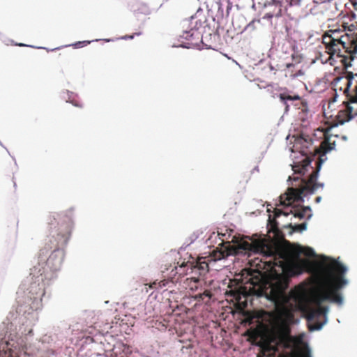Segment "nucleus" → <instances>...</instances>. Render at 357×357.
<instances>
[{
  "instance_id": "nucleus-13",
  "label": "nucleus",
  "mask_w": 357,
  "mask_h": 357,
  "mask_svg": "<svg viewBox=\"0 0 357 357\" xmlns=\"http://www.w3.org/2000/svg\"><path fill=\"white\" fill-rule=\"evenodd\" d=\"M132 10L135 13H140L144 15H149L150 13V9L149 6L141 1H135L131 6Z\"/></svg>"
},
{
  "instance_id": "nucleus-18",
  "label": "nucleus",
  "mask_w": 357,
  "mask_h": 357,
  "mask_svg": "<svg viewBox=\"0 0 357 357\" xmlns=\"http://www.w3.org/2000/svg\"><path fill=\"white\" fill-rule=\"evenodd\" d=\"M275 350L271 348L261 349L260 352L258 354L257 357H270Z\"/></svg>"
},
{
  "instance_id": "nucleus-8",
  "label": "nucleus",
  "mask_w": 357,
  "mask_h": 357,
  "mask_svg": "<svg viewBox=\"0 0 357 357\" xmlns=\"http://www.w3.org/2000/svg\"><path fill=\"white\" fill-rule=\"evenodd\" d=\"M292 214L295 218L302 220L306 218L307 220L312 217L311 208L309 206H293L290 208L289 211H282L281 209L275 208L274 211V215L275 218L284 215L285 216Z\"/></svg>"
},
{
  "instance_id": "nucleus-15",
  "label": "nucleus",
  "mask_w": 357,
  "mask_h": 357,
  "mask_svg": "<svg viewBox=\"0 0 357 357\" xmlns=\"http://www.w3.org/2000/svg\"><path fill=\"white\" fill-rule=\"evenodd\" d=\"M339 31L337 30H329L328 31L326 32L322 37V43H324V39L327 36H330L331 38H333L334 39H336L337 40H342L344 37L349 36L348 34H345L344 36H341L339 37ZM324 45V43H323Z\"/></svg>"
},
{
  "instance_id": "nucleus-25",
  "label": "nucleus",
  "mask_w": 357,
  "mask_h": 357,
  "mask_svg": "<svg viewBox=\"0 0 357 357\" xmlns=\"http://www.w3.org/2000/svg\"><path fill=\"white\" fill-rule=\"evenodd\" d=\"M282 341L284 342V344L285 347H291V340L290 337H283Z\"/></svg>"
},
{
  "instance_id": "nucleus-24",
  "label": "nucleus",
  "mask_w": 357,
  "mask_h": 357,
  "mask_svg": "<svg viewBox=\"0 0 357 357\" xmlns=\"http://www.w3.org/2000/svg\"><path fill=\"white\" fill-rule=\"evenodd\" d=\"M161 285V282H157V281H154L153 282H151L150 284H149V287L151 289H160V286Z\"/></svg>"
},
{
  "instance_id": "nucleus-17",
  "label": "nucleus",
  "mask_w": 357,
  "mask_h": 357,
  "mask_svg": "<svg viewBox=\"0 0 357 357\" xmlns=\"http://www.w3.org/2000/svg\"><path fill=\"white\" fill-rule=\"evenodd\" d=\"M288 227L291 228L293 229V231H294L301 232L307 229V223L303 222L301 224L295 225H293L292 224H289L288 225Z\"/></svg>"
},
{
  "instance_id": "nucleus-28",
  "label": "nucleus",
  "mask_w": 357,
  "mask_h": 357,
  "mask_svg": "<svg viewBox=\"0 0 357 357\" xmlns=\"http://www.w3.org/2000/svg\"><path fill=\"white\" fill-rule=\"evenodd\" d=\"M321 197H316L315 201H316V202H319L321 201Z\"/></svg>"
},
{
  "instance_id": "nucleus-4",
  "label": "nucleus",
  "mask_w": 357,
  "mask_h": 357,
  "mask_svg": "<svg viewBox=\"0 0 357 357\" xmlns=\"http://www.w3.org/2000/svg\"><path fill=\"white\" fill-rule=\"evenodd\" d=\"M244 252L245 254H257L266 252L268 255L274 252L273 246L266 243L265 238H258L257 235L248 237V240L241 239L236 246L228 244L220 250H213V257L214 260H220L229 255H236Z\"/></svg>"
},
{
  "instance_id": "nucleus-22",
  "label": "nucleus",
  "mask_w": 357,
  "mask_h": 357,
  "mask_svg": "<svg viewBox=\"0 0 357 357\" xmlns=\"http://www.w3.org/2000/svg\"><path fill=\"white\" fill-rule=\"evenodd\" d=\"M56 218L54 217L50 216L48 224L50 225V231H52L53 229L56 228Z\"/></svg>"
},
{
  "instance_id": "nucleus-1",
  "label": "nucleus",
  "mask_w": 357,
  "mask_h": 357,
  "mask_svg": "<svg viewBox=\"0 0 357 357\" xmlns=\"http://www.w3.org/2000/svg\"><path fill=\"white\" fill-rule=\"evenodd\" d=\"M266 243L274 248V252L270 255L266 252H259L266 258H271L265 262L271 276L269 287H266L259 277L250 278L243 284H236L234 287L229 286L230 289L226 291V296L240 307H247L248 298L251 296H266L275 303L286 305L289 300L285 291L289 282L286 273L292 277L301 275L305 271L312 272V264L309 260L299 259L287 264L283 254L280 252L275 245L266 239Z\"/></svg>"
},
{
  "instance_id": "nucleus-29",
  "label": "nucleus",
  "mask_w": 357,
  "mask_h": 357,
  "mask_svg": "<svg viewBox=\"0 0 357 357\" xmlns=\"http://www.w3.org/2000/svg\"><path fill=\"white\" fill-rule=\"evenodd\" d=\"M294 65L293 63H287V68H290V67H293Z\"/></svg>"
},
{
  "instance_id": "nucleus-6",
  "label": "nucleus",
  "mask_w": 357,
  "mask_h": 357,
  "mask_svg": "<svg viewBox=\"0 0 357 357\" xmlns=\"http://www.w3.org/2000/svg\"><path fill=\"white\" fill-rule=\"evenodd\" d=\"M355 77H357V73L354 74L351 71L346 72L347 82V86L344 90V93L346 95L348 101L344 102V108L340 109L336 116V121L338 124L342 125L357 116V107L351 105V103H357V102L351 101V98L355 94V88L350 91V87L352 84V80Z\"/></svg>"
},
{
  "instance_id": "nucleus-23",
  "label": "nucleus",
  "mask_w": 357,
  "mask_h": 357,
  "mask_svg": "<svg viewBox=\"0 0 357 357\" xmlns=\"http://www.w3.org/2000/svg\"><path fill=\"white\" fill-rule=\"evenodd\" d=\"M89 41H87V40H84V41H79V42H77V43H75V44L73 45V46L75 47V48H80V47H82L88 44H89Z\"/></svg>"
},
{
  "instance_id": "nucleus-26",
  "label": "nucleus",
  "mask_w": 357,
  "mask_h": 357,
  "mask_svg": "<svg viewBox=\"0 0 357 357\" xmlns=\"http://www.w3.org/2000/svg\"><path fill=\"white\" fill-rule=\"evenodd\" d=\"M140 34H141L140 32L135 33L133 35H126L122 38L125 39V40L132 39L134 38L135 35L139 36Z\"/></svg>"
},
{
  "instance_id": "nucleus-20",
  "label": "nucleus",
  "mask_w": 357,
  "mask_h": 357,
  "mask_svg": "<svg viewBox=\"0 0 357 357\" xmlns=\"http://www.w3.org/2000/svg\"><path fill=\"white\" fill-rule=\"evenodd\" d=\"M205 297L211 298V293L209 290H205L203 293L195 295V299L197 301H203Z\"/></svg>"
},
{
  "instance_id": "nucleus-12",
  "label": "nucleus",
  "mask_w": 357,
  "mask_h": 357,
  "mask_svg": "<svg viewBox=\"0 0 357 357\" xmlns=\"http://www.w3.org/2000/svg\"><path fill=\"white\" fill-rule=\"evenodd\" d=\"M195 263L192 262H183L179 266H175L174 269H172V272H175L173 275L175 276L176 274L179 275V277L188 275V269L191 270V266H195Z\"/></svg>"
},
{
  "instance_id": "nucleus-2",
  "label": "nucleus",
  "mask_w": 357,
  "mask_h": 357,
  "mask_svg": "<svg viewBox=\"0 0 357 357\" xmlns=\"http://www.w3.org/2000/svg\"><path fill=\"white\" fill-rule=\"evenodd\" d=\"M347 268L335 259L326 257L313 272L314 287L310 291V301L315 307H307L305 312L309 321H314L310 330H319L326 322L327 306L325 301L342 305L343 298L339 292L347 284L344 278Z\"/></svg>"
},
{
  "instance_id": "nucleus-7",
  "label": "nucleus",
  "mask_w": 357,
  "mask_h": 357,
  "mask_svg": "<svg viewBox=\"0 0 357 357\" xmlns=\"http://www.w3.org/2000/svg\"><path fill=\"white\" fill-rule=\"evenodd\" d=\"M209 270L208 261L205 257H199L195 261V266H191L190 273L192 275L187 278L183 281V287L186 289L195 291L202 287V281L200 278L205 275Z\"/></svg>"
},
{
  "instance_id": "nucleus-11",
  "label": "nucleus",
  "mask_w": 357,
  "mask_h": 357,
  "mask_svg": "<svg viewBox=\"0 0 357 357\" xmlns=\"http://www.w3.org/2000/svg\"><path fill=\"white\" fill-rule=\"evenodd\" d=\"M200 33L197 29L192 28L190 31H183L181 37L190 42L191 44L197 43L199 39Z\"/></svg>"
},
{
  "instance_id": "nucleus-31",
  "label": "nucleus",
  "mask_w": 357,
  "mask_h": 357,
  "mask_svg": "<svg viewBox=\"0 0 357 357\" xmlns=\"http://www.w3.org/2000/svg\"><path fill=\"white\" fill-rule=\"evenodd\" d=\"M19 45H20V46H24V44H20Z\"/></svg>"
},
{
  "instance_id": "nucleus-21",
  "label": "nucleus",
  "mask_w": 357,
  "mask_h": 357,
  "mask_svg": "<svg viewBox=\"0 0 357 357\" xmlns=\"http://www.w3.org/2000/svg\"><path fill=\"white\" fill-rule=\"evenodd\" d=\"M52 249H57V245H54V246H50L49 245H46L43 248L40 250V255H47L50 251Z\"/></svg>"
},
{
  "instance_id": "nucleus-19",
  "label": "nucleus",
  "mask_w": 357,
  "mask_h": 357,
  "mask_svg": "<svg viewBox=\"0 0 357 357\" xmlns=\"http://www.w3.org/2000/svg\"><path fill=\"white\" fill-rule=\"evenodd\" d=\"M0 357H17L16 354L10 348L0 351Z\"/></svg>"
},
{
  "instance_id": "nucleus-3",
  "label": "nucleus",
  "mask_w": 357,
  "mask_h": 357,
  "mask_svg": "<svg viewBox=\"0 0 357 357\" xmlns=\"http://www.w3.org/2000/svg\"><path fill=\"white\" fill-rule=\"evenodd\" d=\"M335 142H331L330 137L326 135V139L321 143L320 147L317 153H322L319 155L318 160L316 161V167L310 166L312 160L310 158L307 157L303 160L301 162L295 164L292 169L295 174L300 175H305L309 168L312 171L310 173L307 179H301V185L298 188H289L286 193L281 195L280 197V204L283 206H289L294 202H303V197L313 193L319 188H323L324 184L317 182L319 172L321 169L322 163L324 160L321 158L324 156L326 153L335 149Z\"/></svg>"
},
{
  "instance_id": "nucleus-10",
  "label": "nucleus",
  "mask_w": 357,
  "mask_h": 357,
  "mask_svg": "<svg viewBox=\"0 0 357 357\" xmlns=\"http://www.w3.org/2000/svg\"><path fill=\"white\" fill-rule=\"evenodd\" d=\"M279 98L280 101L285 105V109L288 110L289 105L287 104V101H294L298 100L301 101V104L302 105V110L303 112L307 111V104L305 101L301 100V97L298 95H289L287 93H281L279 95Z\"/></svg>"
},
{
  "instance_id": "nucleus-9",
  "label": "nucleus",
  "mask_w": 357,
  "mask_h": 357,
  "mask_svg": "<svg viewBox=\"0 0 357 357\" xmlns=\"http://www.w3.org/2000/svg\"><path fill=\"white\" fill-rule=\"evenodd\" d=\"M282 2L279 0H271L264 3V19L271 20L273 17H279L282 13Z\"/></svg>"
},
{
  "instance_id": "nucleus-30",
  "label": "nucleus",
  "mask_w": 357,
  "mask_h": 357,
  "mask_svg": "<svg viewBox=\"0 0 357 357\" xmlns=\"http://www.w3.org/2000/svg\"><path fill=\"white\" fill-rule=\"evenodd\" d=\"M195 20L194 17H192L191 20H190V24H192L193 23V20Z\"/></svg>"
},
{
  "instance_id": "nucleus-14",
  "label": "nucleus",
  "mask_w": 357,
  "mask_h": 357,
  "mask_svg": "<svg viewBox=\"0 0 357 357\" xmlns=\"http://www.w3.org/2000/svg\"><path fill=\"white\" fill-rule=\"evenodd\" d=\"M294 253L298 256L301 254L308 257L315 256V253L313 249H312L311 248H305L302 246H298V248H296L294 250Z\"/></svg>"
},
{
  "instance_id": "nucleus-16",
  "label": "nucleus",
  "mask_w": 357,
  "mask_h": 357,
  "mask_svg": "<svg viewBox=\"0 0 357 357\" xmlns=\"http://www.w3.org/2000/svg\"><path fill=\"white\" fill-rule=\"evenodd\" d=\"M294 299L296 302H298L299 303H305L307 299L305 289H302L299 292H297L294 295Z\"/></svg>"
},
{
  "instance_id": "nucleus-5",
  "label": "nucleus",
  "mask_w": 357,
  "mask_h": 357,
  "mask_svg": "<svg viewBox=\"0 0 357 357\" xmlns=\"http://www.w3.org/2000/svg\"><path fill=\"white\" fill-rule=\"evenodd\" d=\"M324 43L326 52L331 56L336 54L342 58L341 62L344 68L352 66L351 62L356 58L357 54V35L351 37L347 36L340 40L326 36Z\"/></svg>"
},
{
  "instance_id": "nucleus-27",
  "label": "nucleus",
  "mask_w": 357,
  "mask_h": 357,
  "mask_svg": "<svg viewBox=\"0 0 357 357\" xmlns=\"http://www.w3.org/2000/svg\"><path fill=\"white\" fill-rule=\"evenodd\" d=\"M169 280H163L160 281V282H161V285L160 286V288L162 289V288L165 287L169 283Z\"/></svg>"
}]
</instances>
